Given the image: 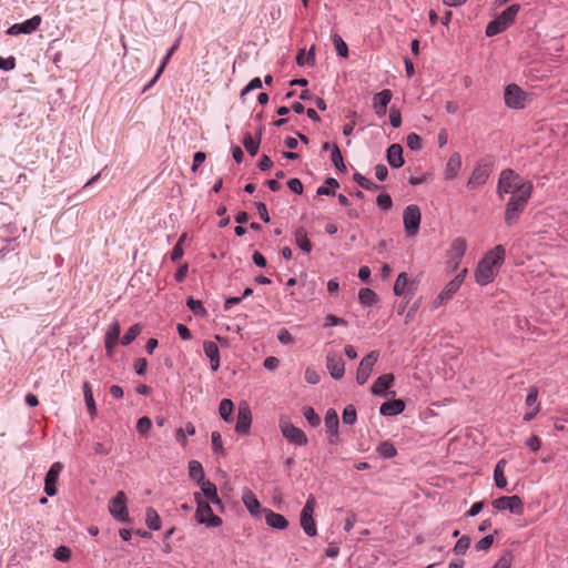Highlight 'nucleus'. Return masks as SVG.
<instances>
[{
	"instance_id": "f257e3e1",
	"label": "nucleus",
	"mask_w": 568,
	"mask_h": 568,
	"mask_svg": "<svg viewBox=\"0 0 568 568\" xmlns=\"http://www.w3.org/2000/svg\"><path fill=\"white\" fill-rule=\"evenodd\" d=\"M506 258V250L503 245H496L485 253L478 262L474 276L477 284L485 286L494 282Z\"/></svg>"
},
{
	"instance_id": "f03ea898",
	"label": "nucleus",
	"mask_w": 568,
	"mask_h": 568,
	"mask_svg": "<svg viewBox=\"0 0 568 568\" xmlns=\"http://www.w3.org/2000/svg\"><path fill=\"white\" fill-rule=\"evenodd\" d=\"M526 186H529V194H531L534 186L530 182H524L514 170L505 169L499 174L496 193L500 199H504L506 194H521Z\"/></svg>"
},
{
	"instance_id": "7ed1b4c3",
	"label": "nucleus",
	"mask_w": 568,
	"mask_h": 568,
	"mask_svg": "<svg viewBox=\"0 0 568 568\" xmlns=\"http://www.w3.org/2000/svg\"><path fill=\"white\" fill-rule=\"evenodd\" d=\"M531 194H529V186H526L521 194L511 195L506 204L505 209V223L508 226L514 225L524 212Z\"/></svg>"
},
{
	"instance_id": "20e7f679",
	"label": "nucleus",
	"mask_w": 568,
	"mask_h": 568,
	"mask_svg": "<svg viewBox=\"0 0 568 568\" xmlns=\"http://www.w3.org/2000/svg\"><path fill=\"white\" fill-rule=\"evenodd\" d=\"M194 500L196 504L195 519L199 524L210 528L222 525V518L213 514L210 503L204 500L200 493H194Z\"/></svg>"
},
{
	"instance_id": "39448f33",
	"label": "nucleus",
	"mask_w": 568,
	"mask_h": 568,
	"mask_svg": "<svg viewBox=\"0 0 568 568\" xmlns=\"http://www.w3.org/2000/svg\"><path fill=\"white\" fill-rule=\"evenodd\" d=\"M316 508V499L313 495H308L306 503L300 515V525L303 531L308 537H314L317 535V527L314 520V510Z\"/></svg>"
},
{
	"instance_id": "423d86ee",
	"label": "nucleus",
	"mask_w": 568,
	"mask_h": 568,
	"mask_svg": "<svg viewBox=\"0 0 568 568\" xmlns=\"http://www.w3.org/2000/svg\"><path fill=\"white\" fill-rule=\"evenodd\" d=\"M493 172V162L488 159H484L479 161L476 166L474 168L468 181H467V187L469 190H475L481 185H484L490 174Z\"/></svg>"
},
{
	"instance_id": "0eeeda50",
	"label": "nucleus",
	"mask_w": 568,
	"mask_h": 568,
	"mask_svg": "<svg viewBox=\"0 0 568 568\" xmlns=\"http://www.w3.org/2000/svg\"><path fill=\"white\" fill-rule=\"evenodd\" d=\"M422 221V213L417 205H408L403 212L404 230L407 237H415L418 234Z\"/></svg>"
},
{
	"instance_id": "6e6552de",
	"label": "nucleus",
	"mask_w": 568,
	"mask_h": 568,
	"mask_svg": "<svg viewBox=\"0 0 568 568\" xmlns=\"http://www.w3.org/2000/svg\"><path fill=\"white\" fill-rule=\"evenodd\" d=\"M126 503V495L122 490L118 491L109 503V513L119 523H131Z\"/></svg>"
},
{
	"instance_id": "1a4fd4ad",
	"label": "nucleus",
	"mask_w": 568,
	"mask_h": 568,
	"mask_svg": "<svg viewBox=\"0 0 568 568\" xmlns=\"http://www.w3.org/2000/svg\"><path fill=\"white\" fill-rule=\"evenodd\" d=\"M467 241L465 237H456L452 241L447 251V266L450 271H456L466 253Z\"/></svg>"
},
{
	"instance_id": "9d476101",
	"label": "nucleus",
	"mask_w": 568,
	"mask_h": 568,
	"mask_svg": "<svg viewBox=\"0 0 568 568\" xmlns=\"http://www.w3.org/2000/svg\"><path fill=\"white\" fill-rule=\"evenodd\" d=\"M280 429L283 437L291 444L296 446H304L307 444L308 439L306 434L298 427L294 426L287 419H280Z\"/></svg>"
},
{
	"instance_id": "9b49d317",
	"label": "nucleus",
	"mask_w": 568,
	"mask_h": 568,
	"mask_svg": "<svg viewBox=\"0 0 568 568\" xmlns=\"http://www.w3.org/2000/svg\"><path fill=\"white\" fill-rule=\"evenodd\" d=\"M491 505L497 510H509L514 515L524 514V503L517 495L498 497Z\"/></svg>"
},
{
	"instance_id": "f8f14e48",
	"label": "nucleus",
	"mask_w": 568,
	"mask_h": 568,
	"mask_svg": "<svg viewBox=\"0 0 568 568\" xmlns=\"http://www.w3.org/2000/svg\"><path fill=\"white\" fill-rule=\"evenodd\" d=\"M378 357L379 353L377 351H372L362 358L356 371V382L358 385H364L368 381Z\"/></svg>"
},
{
	"instance_id": "ddd939ff",
	"label": "nucleus",
	"mask_w": 568,
	"mask_h": 568,
	"mask_svg": "<svg viewBox=\"0 0 568 568\" xmlns=\"http://www.w3.org/2000/svg\"><path fill=\"white\" fill-rule=\"evenodd\" d=\"M526 93L517 84H508L505 89V104L510 109H524L526 103Z\"/></svg>"
},
{
	"instance_id": "4468645a",
	"label": "nucleus",
	"mask_w": 568,
	"mask_h": 568,
	"mask_svg": "<svg viewBox=\"0 0 568 568\" xmlns=\"http://www.w3.org/2000/svg\"><path fill=\"white\" fill-rule=\"evenodd\" d=\"M252 412L246 402H242L237 408L235 432L241 436H246L251 432Z\"/></svg>"
},
{
	"instance_id": "2eb2a0df",
	"label": "nucleus",
	"mask_w": 568,
	"mask_h": 568,
	"mask_svg": "<svg viewBox=\"0 0 568 568\" xmlns=\"http://www.w3.org/2000/svg\"><path fill=\"white\" fill-rule=\"evenodd\" d=\"M326 368L332 378L339 381L345 374V362L337 352H329L326 355Z\"/></svg>"
},
{
	"instance_id": "dca6fc26",
	"label": "nucleus",
	"mask_w": 568,
	"mask_h": 568,
	"mask_svg": "<svg viewBox=\"0 0 568 568\" xmlns=\"http://www.w3.org/2000/svg\"><path fill=\"white\" fill-rule=\"evenodd\" d=\"M41 21H42V19L40 16H33L32 18H30L21 23L12 24L7 30V33L10 36L31 34L40 27Z\"/></svg>"
},
{
	"instance_id": "f3484780",
	"label": "nucleus",
	"mask_w": 568,
	"mask_h": 568,
	"mask_svg": "<svg viewBox=\"0 0 568 568\" xmlns=\"http://www.w3.org/2000/svg\"><path fill=\"white\" fill-rule=\"evenodd\" d=\"M393 384L394 375L390 373L384 374L374 382L371 392L373 395L378 397H388L389 395L394 396L395 392H388V388L392 387Z\"/></svg>"
},
{
	"instance_id": "a211bd4d",
	"label": "nucleus",
	"mask_w": 568,
	"mask_h": 568,
	"mask_svg": "<svg viewBox=\"0 0 568 568\" xmlns=\"http://www.w3.org/2000/svg\"><path fill=\"white\" fill-rule=\"evenodd\" d=\"M459 288L460 287L458 286V281H449L433 301L432 308L436 310L443 305H446Z\"/></svg>"
},
{
	"instance_id": "6ab92c4d",
	"label": "nucleus",
	"mask_w": 568,
	"mask_h": 568,
	"mask_svg": "<svg viewBox=\"0 0 568 568\" xmlns=\"http://www.w3.org/2000/svg\"><path fill=\"white\" fill-rule=\"evenodd\" d=\"M62 470V465L60 463H53L48 470L44 479V491L48 496L52 497L57 494V481L59 475Z\"/></svg>"
},
{
	"instance_id": "aec40b11",
	"label": "nucleus",
	"mask_w": 568,
	"mask_h": 568,
	"mask_svg": "<svg viewBox=\"0 0 568 568\" xmlns=\"http://www.w3.org/2000/svg\"><path fill=\"white\" fill-rule=\"evenodd\" d=\"M393 98L392 91L388 89L382 90L376 93L373 98V108L378 118H383L386 114L387 105Z\"/></svg>"
},
{
	"instance_id": "412c9836",
	"label": "nucleus",
	"mask_w": 568,
	"mask_h": 568,
	"mask_svg": "<svg viewBox=\"0 0 568 568\" xmlns=\"http://www.w3.org/2000/svg\"><path fill=\"white\" fill-rule=\"evenodd\" d=\"M462 169V156L458 152H454L444 169V180L453 181L458 176V173Z\"/></svg>"
},
{
	"instance_id": "4be33fe9",
	"label": "nucleus",
	"mask_w": 568,
	"mask_h": 568,
	"mask_svg": "<svg viewBox=\"0 0 568 568\" xmlns=\"http://www.w3.org/2000/svg\"><path fill=\"white\" fill-rule=\"evenodd\" d=\"M120 333H121V328H120V324L118 321H114L113 323H111L109 325L108 331L105 333V338H104V345H105V349H106L108 354H110V355L112 354L113 348L115 347V345L119 342Z\"/></svg>"
},
{
	"instance_id": "5701e85b",
	"label": "nucleus",
	"mask_w": 568,
	"mask_h": 568,
	"mask_svg": "<svg viewBox=\"0 0 568 568\" xmlns=\"http://www.w3.org/2000/svg\"><path fill=\"white\" fill-rule=\"evenodd\" d=\"M203 351L206 357L210 359V366L213 372L220 368V349L216 343L212 341H205L203 343Z\"/></svg>"
},
{
	"instance_id": "b1692460",
	"label": "nucleus",
	"mask_w": 568,
	"mask_h": 568,
	"mask_svg": "<svg viewBox=\"0 0 568 568\" xmlns=\"http://www.w3.org/2000/svg\"><path fill=\"white\" fill-rule=\"evenodd\" d=\"M405 409V403L402 399L387 400L382 404L379 413L383 416H396Z\"/></svg>"
},
{
	"instance_id": "393cba45",
	"label": "nucleus",
	"mask_w": 568,
	"mask_h": 568,
	"mask_svg": "<svg viewBox=\"0 0 568 568\" xmlns=\"http://www.w3.org/2000/svg\"><path fill=\"white\" fill-rule=\"evenodd\" d=\"M387 161L392 168L399 169L403 166V149L399 144L394 143L387 149Z\"/></svg>"
},
{
	"instance_id": "a878e982",
	"label": "nucleus",
	"mask_w": 568,
	"mask_h": 568,
	"mask_svg": "<svg viewBox=\"0 0 568 568\" xmlns=\"http://www.w3.org/2000/svg\"><path fill=\"white\" fill-rule=\"evenodd\" d=\"M242 500L251 515L255 516L258 514L261 504H260L258 499L256 498L255 494L251 489H248V488L243 489Z\"/></svg>"
},
{
	"instance_id": "bb28decb",
	"label": "nucleus",
	"mask_w": 568,
	"mask_h": 568,
	"mask_svg": "<svg viewBox=\"0 0 568 568\" xmlns=\"http://www.w3.org/2000/svg\"><path fill=\"white\" fill-rule=\"evenodd\" d=\"M325 427L332 436H335V439H338V415L334 408H329L324 418Z\"/></svg>"
},
{
	"instance_id": "cd10ccee",
	"label": "nucleus",
	"mask_w": 568,
	"mask_h": 568,
	"mask_svg": "<svg viewBox=\"0 0 568 568\" xmlns=\"http://www.w3.org/2000/svg\"><path fill=\"white\" fill-rule=\"evenodd\" d=\"M266 524L275 529H285L288 526L287 519L277 513H274L272 510H267L265 515Z\"/></svg>"
},
{
	"instance_id": "c85d7f7f",
	"label": "nucleus",
	"mask_w": 568,
	"mask_h": 568,
	"mask_svg": "<svg viewBox=\"0 0 568 568\" xmlns=\"http://www.w3.org/2000/svg\"><path fill=\"white\" fill-rule=\"evenodd\" d=\"M519 10L520 6L518 3H514L505 9L497 18L504 26H506V28H509L514 23Z\"/></svg>"
},
{
	"instance_id": "c756f323",
	"label": "nucleus",
	"mask_w": 568,
	"mask_h": 568,
	"mask_svg": "<svg viewBox=\"0 0 568 568\" xmlns=\"http://www.w3.org/2000/svg\"><path fill=\"white\" fill-rule=\"evenodd\" d=\"M295 244L305 253H310L313 248L311 241L307 237V232L304 227L296 229L294 233Z\"/></svg>"
},
{
	"instance_id": "7c9ffc66",
	"label": "nucleus",
	"mask_w": 568,
	"mask_h": 568,
	"mask_svg": "<svg viewBox=\"0 0 568 568\" xmlns=\"http://www.w3.org/2000/svg\"><path fill=\"white\" fill-rule=\"evenodd\" d=\"M261 135V132H258L257 136L255 138H253L251 133H246L244 135L243 145L251 156H255L258 152Z\"/></svg>"
},
{
	"instance_id": "2f4dec72",
	"label": "nucleus",
	"mask_w": 568,
	"mask_h": 568,
	"mask_svg": "<svg viewBox=\"0 0 568 568\" xmlns=\"http://www.w3.org/2000/svg\"><path fill=\"white\" fill-rule=\"evenodd\" d=\"M296 63L300 67L314 65L315 64V49L312 47L306 53L305 49H300L296 54Z\"/></svg>"
},
{
	"instance_id": "473e14b6",
	"label": "nucleus",
	"mask_w": 568,
	"mask_h": 568,
	"mask_svg": "<svg viewBox=\"0 0 568 568\" xmlns=\"http://www.w3.org/2000/svg\"><path fill=\"white\" fill-rule=\"evenodd\" d=\"M83 395L89 414L94 417L97 415V405L93 398L92 387L89 382L83 383Z\"/></svg>"
},
{
	"instance_id": "72a5a7b5",
	"label": "nucleus",
	"mask_w": 568,
	"mask_h": 568,
	"mask_svg": "<svg viewBox=\"0 0 568 568\" xmlns=\"http://www.w3.org/2000/svg\"><path fill=\"white\" fill-rule=\"evenodd\" d=\"M145 524L151 530L156 531V530L161 529V525H162L161 518H160L158 511L152 507L146 508Z\"/></svg>"
},
{
	"instance_id": "f704fd0d",
	"label": "nucleus",
	"mask_w": 568,
	"mask_h": 568,
	"mask_svg": "<svg viewBox=\"0 0 568 568\" xmlns=\"http://www.w3.org/2000/svg\"><path fill=\"white\" fill-rule=\"evenodd\" d=\"M506 465L505 459H500L494 469V479L496 487L505 489L507 487V479L504 474V467Z\"/></svg>"
},
{
	"instance_id": "c9c22d12",
	"label": "nucleus",
	"mask_w": 568,
	"mask_h": 568,
	"mask_svg": "<svg viewBox=\"0 0 568 568\" xmlns=\"http://www.w3.org/2000/svg\"><path fill=\"white\" fill-rule=\"evenodd\" d=\"M189 476L194 479L197 485L205 480L202 464L197 460L189 462Z\"/></svg>"
},
{
	"instance_id": "e433bc0d",
	"label": "nucleus",
	"mask_w": 568,
	"mask_h": 568,
	"mask_svg": "<svg viewBox=\"0 0 568 568\" xmlns=\"http://www.w3.org/2000/svg\"><path fill=\"white\" fill-rule=\"evenodd\" d=\"M199 486L201 487L200 494L202 495V498L209 503L217 495V488L215 484L207 479L200 483Z\"/></svg>"
},
{
	"instance_id": "4c0bfd02",
	"label": "nucleus",
	"mask_w": 568,
	"mask_h": 568,
	"mask_svg": "<svg viewBox=\"0 0 568 568\" xmlns=\"http://www.w3.org/2000/svg\"><path fill=\"white\" fill-rule=\"evenodd\" d=\"M233 408H234V405L231 399L224 398L221 400L220 406H219V414L225 423L232 422Z\"/></svg>"
},
{
	"instance_id": "58836bf2",
	"label": "nucleus",
	"mask_w": 568,
	"mask_h": 568,
	"mask_svg": "<svg viewBox=\"0 0 568 568\" xmlns=\"http://www.w3.org/2000/svg\"><path fill=\"white\" fill-rule=\"evenodd\" d=\"M358 301L364 306H372L377 302V295L373 290L364 287L358 292Z\"/></svg>"
},
{
	"instance_id": "ea45409f",
	"label": "nucleus",
	"mask_w": 568,
	"mask_h": 568,
	"mask_svg": "<svg viewBox=\"0 0 568 568\" xmlns=\"http://www.w3.org/2000/svg\"><path fill=\"white\" fill-rule=\"evenodd\" d=\"M331 160L334 166L342 172L346 171V165L344 164L343 156L339 148L336 144L332 145Z\"/></svg>"
},
{
	"instance_id": "a19ab883",
	"label": "nucleus",
	"mask_w": 568,
	"mask_h": 568,
	"mask_svg": "<svg viewBox=\"0 0 568 568\" xmlns=\"http://www.w3.org/2000/svg\"><path fill=\"white\" fill-rule=\"evenodd\" d=\"M377 453L383 458H393L396 456L397 450L390 442H383L377 446Z\"/></svg>"
},
{
	"instance_id": "79ce46f5",
	"label": "nucleus",
	"mask_w": 568,
	"mask_h": 568,
	"mask_svg": "<svg viewBox=\"0 0 568 568\" xmlns=\"http://www.w3.org/2000/svg\"><path fill=\"white\" fill-rule=\"evenodd\" d=\"M407 285H408L407 274L400 273L394 283V287H393L394 294L396 296L404 295Z\"/></svg>"
},
{
	"instance_id": "37998d69",
	"label": "nucleus",
	"mask_w": 568,
	"mask_h": 568,
	"mask_svg": "<svg viewBox=\"0 0 568 568\" xmlns=\"http://www.w3.org/2000/svg\"><path fill=\"white\" fill-rule=\"evenodd\" d=\"M141 332V326L140 324H134L132 325L128 331L126 333L123 335V337L121 338V344L123 346H128L130 345L135 338L136 336L140 334Z\"/></svg>"
},
{
	"instance_id": "c03bdc74",
	"label": "nucleus",
	"mask_w": 568,
	"mask_h": 568,
	"mask_svg": "<svg viewBox=\"0 0 568 568\" xmlns=\"http://www.w3.org/2000/svg\"><path fill=\"white\" fill-rule=\"evenodd\" d=\"M338 187V182L334 178H327L325 180V185H321L317 189L318 195H333L334 189Z\"/></svg>"
},
{
	"instance_id": "a18cd8bd",
	"label": "nucleus",
	"mask_w": 568,
	"mask_h": 568,
	"mask_svg": "<svg viewBox=\"0 0 568 568\" xmlns=\"http://www.w3.org/2000/svg\"><path fill=\"white\" fill-rule=\"evenodd\" d=\"M357 418L356 408L354 405H347L342 415V420L345 425H354Z\"/></svg>"
},
{
	"instance_id": "49530a36",
	"label": "nucleus",
	"mask_w": 568,
	"mask_h": 568,
	"mask_svg": "<svg viewBox=\"0 0 568 568\" xmlns=\"http://www.w3.org/2000/svg\"><path fill=\"white\" fill-rule=\"evenodd\" d=\"M507 28L506 26H504L501 23L500 20H498V18L494 19L493 21H490L487 27H486V36L487 37H494L503 31H505Z\"/></svg>"
},
{
	"instance_id": "de8ad7c7",
	"label": "nucleus",
	"mask_w": 568,
	"mask_h": 568,
	"mask_svg": "<svg viewBox=\"0 0 568 568\" xmlns=\"http://www.w3.org/2000/svg\"><path fill=\"white\" fill-rule=\"evenodd\" d=\"M212 449L215 454L221 456H225V450L223 447L222 436L219 432H212L211 434Z\"/></svg>"
},
{
	"instance_id": "09e8293b",
	"label": "nucleus",
	"mask_w": 568,
	"mask_h": 568,
	"mask_svg": "<svg viewBox=\"0 0 568 568\" xmlns=\"http://www.w3.org/2000/svg\"><path fill=\"white\" fill-rule=\"evenodd\" d=\"M333 43L335 45L336 52L339 57L346 58L348 55V48L343 38L335 33L333 36Z\"/></svg>"
},
{
	"instance_id": "8fccbe9b",
	"label": "nucleus",
	"mask_w": 568,
	"mask_h": 568,
	"mask_svg": "<svg viewBox=\"0 0 568 568\" xmlns=\"http://www.w3.org/2000/svg\"><path fill=\"white\" fill-rule=\"evenodd\" d=\"M353 179L354 181L359 185L362 186L363 189L365 190H368V191H373V190H377L378 189V185L375 184L373 181H371L369 179L365 178L364 175H362L361 173H355L353 175Z\"/></svg>"
},
{
	"instance_id": "3c124183",
	"label": "nucleus",
	"mask_w": 568,
	"mask_h": 568,
	"mask_svg": "<svg viewBox=\"0 0 568 568\" xmlns=\"http://www.w3.org/2000/svg\"><path fill=\"white\" fill-rule=\"evenodd\" d=\"M186 305L193 312L194 315L204 316L206 314V310L204 308L201 301L194 300L193 297H189L186 300Z\"/></svg>"
},
{
	"instance_id": "603ef678",
	"label": "nucleus",
	"mask_w": 568,
	"mask_h": 568,
	"mask_svg": "<svg viewBox=\"0 0 568 568\" xmlns=\"http://www.w3.org/2000/svg\"><path fill=\"white\" fill-rule=\"evenodd\" d=\"M303 415L312 427H316L321 424V418L313 407H305Z\"/></svg>"
},
{
	"instance_id": "864d4df0",
	"label": "nucleus",
	"mask_w": 568,
	"mask_h": 568,
	"mask_svg": "<svg viewBox=\"0 0 568 568\" xmlns=\"http://www.w3.org/2000/svg\"><path fill=\"white\" fill-rule=\"evenodd\" d=\"M537 399H538V388L536 386L529 387L528 394H527L526 400H525L526 406H528L529 408L532 409L536 405H540Z\"/></svg>"
},
{
	"instance_id": "5fc2aeb1",
	"label": "nucleus",
	"mask_w": 568,
	"mask_h": 568,
	"mask_svg": "<svg viewBox=\"0 0 568 568\" xmlns=\"http://www.w3.org/2000/svg\"><path fill=\"white\" fill-rule=\"evenodd\" d=\"M514 556L511 551H506L493 566V568H510Z\"/></svg>"
},
{
	"instance_id": "6e6d98bb",
	"label": "nucleus",
	"mask_w": 568,
	"mask_h": 568,
	"mask_svg": "<svg viewBox=\"0 0 568 568\" xmlns=\"http://www.w3.org/2000/svg\"><path fill=\"white\" fill-rule=\"evenodd\" d=\"M53 557L58 561L65 562L71 558V550L67 546H60L54 550Z\"/></svg>"
},
{
	"instance_id": "4d7b16f0",
	"label": "nucleus",
	"mask_w": 568,
	"mask_h": 568,
	"mask_svg": "<svg viewBox=\"0 0 568 568\" xmlns=\"http://www.w3.org/2000/svg\"><path fill=\"white\" fill-rule=\"evenodd\" d=\"M470 545V538L467 536H463L459 538L454 547V551L456 555H464Z\"/></svg>"
},
{
	"instance_id": "13d9d810",
	"label": "nucleus",
	"mask_w": 568,
	"mask_h": 568,
	"mask_svg": "<svg viewBox=\"0 0 568 568\" xmlns=\"http://www.w3.org/2000/svg\"><path fill=\"white\" fill-rule=\"evenodd\" d=\"M407 146L413 151L422 149V139L416 133H409L406 139Z\"/></svg>"
},
{
	"instance_id": "bf43d9fd",
	"label": "nucleus",
	"mask_w": 568,
	"mask_h": 568,
	"mask_svg": "<svg viewBox=\"0 0 568 568\" xmlns=\"http://www.w3.org/2000/svg\"><path fill=\"white\" fill-rule=\"evenodd\" d=\"M152 427V423H151V419L146 416H143L141 418H139L138 423H136V430L141 434V435H145L149 433V430L151 429Z\"/></svg>"
},
{
	"instance_id": "052dcab7",
	"label": "nucleus",
	"mask_w": 568,
	"mask_h": 568,
	"mask_svg": "<svg viewBox=\"0 0 568 568\" xmlns=\"http://www.w3.org/2000/svg\"><path fill=\"white\" fill-rule=\"evenodd\" d=\"M376 203L384 211L390 209L393 204L392 197L387 193H381L376 199Z\"/></svg>"
},
{
	"instance_id": "680f3d73",
	"label": "nucleus",
	"mask_w": 568,
	"mask_h": 568,
	"mask_svg": "<svg viewBox=\"0 0 568 568\" xmlns=\"http://www.w3.org/2000/svg\"><path fill=\"white\" fill-rule=\"evenodd\" d=\"M389 121H390V124L394 129H397L402 124V114L399 112L398 109H396L395 106H392L390 108V111H389Z\"/></svg>"
},
{
	"instance_id": "e2e57ef3",
	"label": "nucleus",
	"mask_w": 568,
	"mask_h": 568,
	"mask_svg": "<svg viewBox=\"0 0 568 568\" xmlns=\"http://www.w3.org/2000/svg\"><path fill=\"white\" fill-rule=\"evenodd\" d=\"M305 379L308 384L315 385L320 383L321 376L315 369L308 367L305 371Z\"/></svg>"
},
{
	"instance_id": "0e129e2a",
	"label": "nucleus",
	"mask_w": 568,
	"mask_h": 568,
	"mask_svg": "<svg viewBox=\"0 0 568 568\" xmlns=\"http://www.w3.org/2000/svg\"><path fill=\"white\" fill-rule=\"evenodd\" d=\"M345 324H346L345 320L337 317L333 314L326 315L325 322H324L325 327L336 326V325H345Z\"/></svg>"
},
{
	"instance_id": "69168bd1",
	"label": "nucleus",
	"mask_w": 568,
	"mask_h": 568,
	"mask_svg": "<svg viewBox=\"0 0 568 568\" xmlns=\"http://www.w3.org/2000/svg\"><path fill=\"white\" fill-rule=\"evenodd\" d=\"M494 542V537L493 535H487L485 537H483L477 544H476V549L477 550H487L488 548H490V546L493 545Z\"/></svg>"
},
{
	"instance_id": "338daca9",
	"label": "nucleus",
	"mask_w": 568,
	"mask_h": 568,
	"mask_svg": "<svg viewBox=\"0 0 568 568\" xmlns=\"http://www.w3.org/2000/svg\"><path fill=\"white\" fill-rule=\"evenodd\" d=\"M262 80L260 78H253L247 85L243 89L241 95H245L252 90H257L262 88Z\"/></svg>"
},
{
	"instance_id": "774afa93",
	"label": "nucleus",
	"mask_w": 568,
	"mask_h": 568,
	"mask_svg": "<svg viewBox=\"0 0 568 568\" xmlns=\"http://www.w3.org/2000/svg\"><path fill=\"white\" fill-rule=\"evenodd\" d=\"M287 186L292 192L296 194L303 193V184L297 178L290 179L287 181Z\"/></svg>"
}]
</instances>
